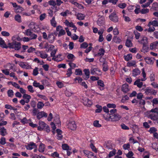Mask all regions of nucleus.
<instances>
[{
	"mask_svg": "<svg viewBox=\"0 0 158 158\" xmlns=\"http://www.w3.org/2000/svg\"><path fill=\"white\" fill-rule=\"evenodd\" d=\"M83 152L85 156L88 158H97L96 156L94 155V153L92 152L87 150H84Z\"/></svg>",
	"mask_w": 158,
	"mask_h": 158,
	"instance_id": "7",
	"label": "nucleus"
},
{
	"mask_svg": "<svg viewBox=\"0 0 158 158\" xmlns=\"http://www.w3.org/2000/svg\"><path fill=\"white\" fill-rule=\"evenodd\" d=\"M6 45V44L5 43L4 41L2 38L0 37V46L3 48V47Z\"/></svg>",
	"mask_w": 158,
	"mask_h": 158,
	"instance_id": "47",
	"label": "nucleus"
},
{
	"mask_svg": "<svg viewBox=\"0 0 158 158\" xmlns=\"http://www.w3.org/2000/svg\"><path fill=\"white\" fill-rule=\"evenodd\" d=\"M50 23L51 25L54 27H56L57 23L55 20V18L54 17H53L52 19L51 20Z\"/></svg>",
	"mask_w": 158,
	"mask_h": 158,
	"instance_id": "35",
	"label": "nucleus"
},
{
	"mask_svg": "<svg viewBox=\"0 0 158 158\" xmlns=\"http://www.w3.org/2000/svg\"><path fill=\"white\" fill-rule=\"evenodd\" d=\"M135 9L134 10V12L136 14H138L141 12L140 6L139 5H136L135 6Z\"/></svg>",
	"mask_w": 158,
	"mask_h": 158,
	"instance_id": "33",
	"label": "nucleus"
},
{
	"mask_svg": "<svg viewBox=\"0 0 158 158\" xmlns=\"http://www.w3.org/2000/svg\"><path fill=\"white\" fill-rule=\"evenodd\" d=\"M103 70L104 71H106L108 69V67L107 62H104L102 64Z\"/></svg>",
	"mask_w": 158,
	"mask_h": 158,
	"instance_id": "39",
	"label": "nucleus"
},
{
	"mask_svg": "<svg viewBox=\"0 0 158 158\" xmlns=\"http://www.w3.org/2000/svg\"><path fill=\"white\" fill-rule=\"evenodd\" d=\"M15 42L12 43H9L8 44V46L6 45L5 46L3 47V48H9L14 49V46H15Z\"/></svg>",
	"mask_w": 158,
	"mask_h": 158,
	"instance_id": "32",
	"label": "nucleus"
},
{
	"mask_svg": "<svg viewBox=\"0 0 158 158\" xmlns=\"http://www.w3.org/2000/svg\"><path fill=\"white\" fill-rule=\"evenodd\" d=\"M38 68L37 67H35V69L33 70V75L34 76H36L38 74Z\"/></svg>",
	"mask_w": 158,
	"mask_h": 158,
	"instance_id": "62",
	"label": "nucleus"
},
{
	"mask_svg": "<svg viewBox=\"0 0 158 158\" xmlns=\"http://www.w3.org/2000/svg\"><path fill=\"white\" fill-rule=\"evenodd\" d=\"M84 72L85 74L87 76V78H89V76L90 72L89 69H85Z\"/></svg>",
	"mask_w": 158,
	"mask_h": 158,
	"instance_id": "58",
	"label": "nucleus"
},
{
	"mask_svg": "<svg viewBox=\"0 0 158 158\" xmlns=\"http://www.w3.org/2000/svg\"><path fill=\"white\" fill-rule=\"evenodd\" d=\"M51 156L55 158V157H58L59 156V155L56 152H55L51 154Z\"/></svg>",
	"mask_w": 158,
	"mask_h": 158,
	"instance_id": "63",
	"label": "nucleus"
},
{
	"mask_svg": "<svg viewBox=\"0 0 158 158\" xmlns=\"http://www.w3.org/2000/svg\"><path fill=\"white\" fill-rule=\"evenodd\" d=\"M15 19L18 23L21 22V17L19 15H17L15 16Z\"/></svg>",
	"mask_w": 158,
	"mask_h": 158,
	"instance_id": "41",
	"label": "nucleus"
},
{
	"mask_svg": "<svg viewBox=\"0 0 158 158\" xmlns=\"http://www.w3.org/2000/svg\"><path fill=\"white\" fill-rule=\"evenodd\" d=\"M70 36L71 38L74 40H77L78 38V36L75 34L71 35V33L70 32Z\"/></svg>",
	"mask_w": 158,
	"mask_h": 158,
	"instance_id": "53",
	"label": "nucleus"
},
{
	"mask_svg": "<svg viewBox=\"0 0 158 158\" xmlns=\"http://www.w3.org/2000/svg\"><path fill=\"white\" fill-rule=\"evenodd\" d=\"M141 80L140 79L137 80L134 83V85H136L139 88H141L143 85V82L141 81Z\"/></svg>",
	"mask_w": 158,
	"mask_h": 158,
	"instance_id": "18",
	"label": "nucleus"
},
{
	"mask_svg": "<svg viewBox=\"0 0 158 158\" xmlns=\"http://www.w3.org/2000/svg\"><path fill=\"white\" fill-rule=\"evenodd\" d=\"M145 62L149 64H152L155 60L154 58L146 57L144 58Z\"/></svg>",
	"mask_w": 158,
	"mask_h": 158,
	"instance_id": "13",
	"label": "nucleus"
},
{
	"mask_svg": "<svg viewBox=\"0 0 158 158\" xmlns=\"http://www.w3.org/2000/svg\"><path fill=\"white\" fill-rule=\"evenodd\" d=\"M47 116L48 114L47 113L44 111H41L38 112L37 114V119H40L43 117H47Z\"/></svg>",
	"mask_w": 158,
	"mask_h": 158,
	"instance_id": "15",
	"label": "nucleus"
},
{
	"mask_svg": "<svg viewBox=\"0 0 158 158\" xmlns=\"http://www.w3.org/2000/svg\"><path fill=\"white\" fill-rule=\"evenodd\" d=\"M148 49L149 47L148 45H143V48L141 50V52L145 53L148 51Z\"/></svg>",
	"mask_w": 158,
	"mask_h": 158,
	"instance_id": "31",
	"label": "nucleus"
},
{
	"mask_svg": "<svg viewBox=\"0 0 158 158\" xmlns=\"http://www.w3.org/2000/svg\"><path fill=\"white\" fill-rule=\"evenodd\" d=\"M30 28L35 32H38L40 30L39 25L34 22H31L29 25Z\"/></svg>",
	"mask_w": 158,
	"mask_h": 158,
	"instance_id": "4",
	"label": "nucleus"
},
{
	"mask_svg": "<svg viewBox=\"0 0 158 158\" xmlns=\"http://www.w3.org/2000/svg\"><path fill=\"white\" fill-rule=\"evenodd\" d=\"M142 75L143 78L141 79V81H145L147 79L146 78V74L145 72L143 69H142Z\"/></svg>",
	"mask_w": 158,
	"mask_h": 158,
	"instance_id": "38",
	"label": "nucleus"
},
{
	"mask_svg": "<svg viewBox=\"0 0 158 158\" xmlns=\"http://www.w3.org/2000/svg\"><path fill=\"white\" fill-rule=\"evenodd\" d=\"M105 18L104 16H101L98 19L97 23L99 26L103 25L105 23Z\"/></svg>",
	"mask_w": 158,
	"mask_h": 158,
	"instance_id": "12",
	"label": "nucleus"
},
{
	"mask_svg": "<svg viewBox=\"0 0 158 158\" xmlns=\"http://www.w3.org/2000/svg\"><path fill=\"white\" fill-rule=\"evenodd\" d=\"M149 12V9L147 8H143L141 9V13L142 14H145Z\"/></svg>",
	"mask_w": 158,
	"mask_h": 158,
	"instance_id": "52",
	"label": "nucleus"
},
{
	"mask_svg": "<svg viewBox=\"0 0 158 158\" xmlns=\"http://www.w3.org/2000/svg\"><path fill=\"white\" fill-rule=\"evenodd\" d=\"M62 56L61 54H59L57 55L56 57H53L52 60L56 62L60 61L63 60V58L61 57Z\"/></svg>",
	"mask_w": 158,
	"mask_h": 158,
	"instance_id": "19",
	"label": "nucleus"
},
{
	"mask_svg": "<svg viewBox=\"0 0 158 158\" xmlns=\"http://www.w3.org/2000/svg\"><path fill=\"white\" fill-rule=\"evenodd\" d=\"M82 71L80 69H77L75 70V74L76 75H81L82 74Z\"/></svg>",
	"mask_w": 158,
	"mask_h": 158,
	"instance_id": "46",
	"label": "nucleus"
},
{
	"mask_svg": "<svg viewBox=\"0 0 158 158\" xmlns=\"http://www.w3.org/2000/svg\"><path fill=\"white\" fill-rule=\"evenodd\" d=\"M150 112L154 113L149 115L150 118L153 120H157L158 119V108L152 109L150 110Z\"/></svg>",
	"mask_w": 158,
	"mask_h": 158,
	"instance_id": "2",
	"label": "nucleus"
},
{
	"mask_svg": "<svg viewBox=\"0 0 158 158\" xmlns=\"http://www.w3.org/2000/svg\"><path fill=\"white\" fill-rule=\"evenodd\" d=\"M124 58L125 60L128 61L132 59V55L131 54H128L127 55H125Z\"/></svg>",
	"mask_w": 158,
	"mask_h": 158,
	"instance_id": "37",
	"label": "nucleus"
},
{
	"mask_svg": "<svg viewBox=\"0 0 158 158\" xmlns=\"http://www.w3.org/2000/svg\"><path fill=\"white\" fill-rule=\"evenodd\" d=\"M151 25H152L154 27L158 26V22L156 20L150 21L148 24V26L150 27Z\"/></svg>",
	"mask_w": 158,
	"mask_h": 158,
	"instance_id": "26",
	"label": "nucleus"
},
{
	"mask_svg": "<svg viewBox=\"0 0 158 158\" xmlns=\"http://www.w3.org/2000/svg\"><path fill=\"white\" fill-rule=\"evenodd\" d=\"M105 52V51L103 48H100L99 49L97 54L95 55V56H102Z\"/></svg>",
	"mask_w": 158,
	"mask_h": 158,
	"instance_id": "22",
	"label": "nucleus"
},
{
	"mask_svg": "<svg viewBox=\"0 0 158 158\" xmlns=\"http://www.w3.org/2000/svg\"><path fill=\"white\" fill-rule=\"evenodd\" d=\"M125 45L127 47H131L132 46L133 44L130 40L127 39Z\"/></svg>",
	"mask_w": 158,
	"mask_h": 158,
	"instance_id": "36",
	"label": "nucleus"
},
{
	"mask_svg": "<svg viewBox=\"0 0 158 158\" xmlns=\"http://www.w3.org/2000/svg\"><path fill=\"white\" fill-rule=\"evenodd\" d=\"M62 148L63 150H67L69 149V147L68 145L66 144H64L62 145Z\"/></svg>",
	"mask_w": 158,
	"mask_h": 158,
	"instance_id": "57",
	"label": "nucleus"
},
{
	"mask_svg": "<svg viewBox=\"0 0 158 158\" xmlns=\"http://www.w3.org/2000/svg\"><path fill=\"white\" fill-rule=\"evenodd\" d=\"M116 150L115 149H113L112 151H110L109 154L106 156V158H110L114 156L116 153Z\"/></svg>",
	"mask_w": 158,
	"mask_h": 158,
	"instance_id": "24",
	"label": "nucleus"
},
{
	"mask_svg": "<svg viewBox=\"0 0 158 158\" xmlns=\"http://www.w3.org/2000/svg\"><path fill=\"white\" fill-rule=\"evenodd\" d=\"M113 33L114 35H118L119 33V32L117 27H116L113 30Z\"/></svg>",
	"mask_w": 158,
	"mask_h": 158,
	"instance_id": "55",
	"label": "nucleus"
},
{
	"mask_svg": "<svg viewBox=\"0 0 158 158\" xmlns=\"http://www.w3.org/2000/svg\"><path fill=\"white\" fill-rule=\"evenodd\" d=\"M91 73L92 75H101L102 74L101 70L97 68H92L90 70Z\"/></svg>",
	"mask_w": 158,
	"mask_h": 158,
	"instance_id": "5",
	"label": "nucleus"
},
{
	"mask_svg": "<svg viewBox=\"0 0 158 158\" xmlns=\"http://www.w3.org/2000/svg\"><path fill=\"white\" fill-rule=\"evenodd\" d=\"M45 146L44 144L41 143L39 146L38 151L40 152H43L45 150Z\"/></svg>",
	"mask_w": 158,
	"mask_h": 158,
	"instance_id": "30",
	"label": "nucleus"
},
{
	"mask_svg": "<svg viewBox=\"0 0 158 158\" xmlns=\"http://www.w3.org/2000/svg\"><path fill=\"white\" fill-rule=\"evenodd\" d=\"M48 3L49 5L52 6L53 7H55L56 5V3L54 0H50L48 2Z\"/></svg>",
	"mask_w": 158,
	"mask_h": 158,
	"instance_id": "42",
	"label": "nucleus"
},
{
	"mask_svg": "<svg viewBox=\"0 0 158 158\" xmlns=\"http://www.w3.org/2000/svg\"><path fill=\"white\" fill-rule=\"evenodd\" d=\"M66 32L64 30L61 29L60 31H59V33L58 34V36H61L65 34Z\"/></svg>",
	"mask_w": 158,
	"mask_h": 158,
	"instance_id": "50",
	"label": "nucleus"
},
{
	"mask_svg": "<svg viewBox=\"0 0 158 158\" xmlns=\"http://www.w3.org/2000/svg\"><path fill=\"white\" fill-rule=\"evenodd\" d=\"M81 102L85 106L88 107L90 106L93 104L92 102L90 99H82Z\"/></svg>",
	"mask_w": 158,
	"mask_h": 158,
	"instance_id": "11",
	"label": "nucleus"
},
{
	"mask_svg": "<svg viewBox=\"0 0 158 158\" xmlns=\"http://www.w3.org/2000/svg\"><path fill=\"white\" fill-rule=\"evenodd\" d=\"M150 48L155 51L158 49V42L155 41L151 43L150 45Z\"/></svg>",
	"mask_w": 158,
	"mask_h": 158,
	"instance_id": "10",
	"label": "nucleus"
},
{
	"mask_svg": "<svg viewBox=\"0 0 158 158\" xmlns=\"http://www.w3.org/2000/svg\"><path fill=\"white\" fill-rule=\"evenodd\" d=\"M32 33L30 29H28L25 31L24 34L28 36H30Z\"/></svg>",
	"mask_w": 158,
	"mask_h": 158,
	"instance_id": "45",
	"label": "nucleus"
},
{
	"mask_svg": "<svg viewBox=\"0 0 158 158\" xmlns=\"http://www.w3.org/2000/svg\"><path fill=\"white\" fill-rule=\"evenodd\" d=\"M26 148L27 150H31L37 148V145L33 142H31L26 146Z\"/></svg>",
	"mask_w": 158,
	"mask_h": 158,
	"instance_id": "8",
	"label": "nucleus"
},
{
	"mask_svg": "<svg viewBox=\"0 0 158 158\" xmlns=\"http://www.w3.org/2000/svg\"><path fill=\"white\" fill-rule=\"evenodd\" d=\"M94 126L96 127H101V125L99 124V121L98 120H95L94 121L93 123Z\"/></svg>",
	"mask_w": 158,
	"mask_h": 158,
	"instance_id": "44",
	"label": "nucleus"
},
{
	"mask_svg": "<svg viewBox=\"0 0 158 158\" xmlns=\"http://www.w3.org/2000/svg\"><path fill=\"white\" fill-rule=\"evenodd\" d=\"M131 89V88L128 85L126 84L123 85L122 87V91L125 93L128 92Z\"/></svg>",
	"mask_w": 158,
	"mask_h": 158,
	"instance_id": "14",
	"label": "nucleus"
},
{
	"mask_svg": "<svg viewBox=\"0 0 158 158\" xmlns=\"http://www.w3.org/2000/svg\"><path fill=\"white\" fill-rule=\"evenodd\" d=\"M21 48V44L20 42L15 41L14 49L16 51L19 50Z\"/></svg>",
	"mask_w": 158,
	"mask_h": 158,
	"instance_id": "23",
	"label": "nucleus"
},
{
	"mask_svg": "<svg viewBox=\"0 0 158 158\" xmlns=\"http://www.w3.org/2000/svg\"><path fill=\"white\" fill-rule=\"evenodd\" d=\"M55 38V36L53 34H50L48 36V40L50 43H52L54 41Z\"/></svg>",
	"mask_w": 158,
	"mask_h": 158,
	"instance_id": "17",
	"label": "nucleus"
},
{
	"mask_svg": "<svg viewBox=\"0 0 158 158\" xmlns=\"http://www.w3.org/2000/svg\"><path fill=\"white\" fill-rule=\"evenodd\" d=\"M90 146L91 148L94 152L95 153L97 152V149L92 143H91Z\"/></svg>",
	"mask_w": 158,
	"mask_h": 158,
	"instance_id": "60",
	"label": "nucleus"
},
{
	"mask_svg": "<svg viewBox=\"0 0 158 158\" xmlns=\"http://www.w3.org/2000/svg\"><path fill=\"white\" fill-rule=\"evenodd\" d=\"M8 96L10 98H12L14 95V92L12 89H9L7 91Z\"/></svg>",
	"mask_w": 158,
	"mask_h": 158,
	"instance_id": "43",
	"label": "nucleus"
},
{
	"mask_svg": "<svg viewBox=\"0 0 158 158\" xmlns=\"http://www.w3.org/2000/svg\"><path fill=\"white\" fill-rule=\"evenodd\" d=\"M97 83L99 88L101 90H102L104 89L105 85L103 81L100 80L97 81Z\"/></svg>",
	"mask_w": 158,
	"mask_h": 158,
	"instance_id": "16",
	"label": "nucleus"
},
{
	"mask_svg": "<svg viewBox=\"0 0 158 158\" xmlns=\"http://www.w3.org/2000/svg\"><path fill=\"white\" fill-rule=\"evenodd\" d=\"M38 54L42 58L45 59L48 57V54L44 53L43 51H38Z\"/></svg>",
	"mask_w": 158,
	"mask_h": 158,
	"instance_id": "25",
	"label": "nucleus"
},
{
	"mask_svg": "<svg viewBox=\"0 0 158 158\" xmlns=\"http://www.w3.org/2000/svg\"><path fill=\"white\" fill-rule=\"evenodd\" d=\"M44 105V104L42 102H39L37 104V108L39 109H41Z\"/></svg>",
	"mask_w": 158,
	"mask_h": 158,
	"instance_id": "59",
	"label": "nucleus"
},
{
	"mask_svg": "<svg viewBox=\"0 0 158 158\" xmlns=\"http://www.w3.org/2000/svg\"><path fill=\"white\" fill-rule=\"evenodd\" d=\"M77 27L72 23H70V30L73 32H75L76 31Z\"/></svg>",
	"mask_w": 158,
	"mask_h": 158,
	"instance_id": "28",
	"label": "nucleus"
},
{
	"mask_svg": "<svg viewBox=\"0 0 158 158\" xmlns=\"http://www.w3.org/2000/svg\"><path fill=\"white\" fill-rule=\"evenodd\" d=\"M103 117L106 120H110L111 119L112 121H118L121 118V116L118 114H104Z\"/></svg>",
	"mask_w": 158,
	"mask_h": 158,
	"instance_id": "1",
	"label": "nucleus"
},
{
	"mask_svg": "<svg viewBox=\"0 0 158 158\" xmlns=\"http://www.w3.org/2000/svg\"><path fill=\"white\" fill-rule=\"evenodd\" d=\"M127 6V4L124 3H120L118 4V6L121 9H124Z\"/></svg>",
	"mask_w": 158,
	"mask_h": 158,
	"instance_id": "51",
	"label": "nucleus"
},
{
	"mask_svg": "<svg viewBox=\"0 0 158 158\" xmlns=\"http://www.w3.org/2000/svg\"><path fill=\"white\" fill-rule=\"evenodd\" d=\"M157 131V129L154 127H151L150 128L148 131L151 134Z\"/></svg>",
	"mask_w": 158,
	"mask_h": 158,
	"instance_id": "49",
	"label": "nucleus"
},
{
	"mask_svg": "<svg viewBox=\"0 0 158 158\" xmlns=\"http://www.w3.org/2000/svg\"><path fill=\"white\" fill-rule=\"evenodd\" d=\"M96 107L97 108L95 110V112L96 113H100L102 110V106L99 105H96Z\"/></svg>",
	"mask_w": 158,
	"mask_h": 158,
	"instance_id": "40",
	"label": "nucleus"
},
{
	"mask_svg": "<svg viewBox=\"0 0 158 158\" xmlns=\"http://www.w3.org/2000/svg\"><path fill=\"white\" fill-rule=\"evenodd\" d=\"M39 126L37 127L38 130L40 131H41L44 130L47 124L42 121H40L39 122Z\"/></svg>",
	"mask_w": 158,
	"mask_h": 158,
	"instance_id": "6",
	"label": "nucleus"
},
{
	"mask_svg": "<svg viewBox=\"0 0 158 158\" xmlns=\"http://www.w3.org/2000/svg\"><path fill=\"white\" fill-rule=\"evenodd\" d=\"M140 73V71L138 69H135L133 70L132 74L134 76H136L139 74Z\"/></svg>",
	"mask_w": 158,
	"mask_h": 158,
	"instance_id": "34",
	"label": "nucleus"
},
{
	"mask_svg": "<svg viewBox=\"0 0 158 158\" xmlns=\"http://www.w3.org/2000/svg\"><path fill=\"white\" fill-rule=\"evenodd\" d=\"M2 35L4 36H9L10 35V33L6 31H2L1 32Z\"/></svg>",
	"mask_w": 158,
	"mask_h": 158,
	"instance_id": "64",
	"label": "nucleus"
},
{
	"mask_svg": "<svg viewBox=\"0 0 158 158\" xmlns=\"http://www.w3.org/2000/svg\"><path fill=\"white\" fill-rule=\"evenodd\" d=\"M77 125L75 121L71 119H70V129L73 131H75L77 128Z\"/></svg>",
	"mask_w": 158,
	"mask_h": 158,
	"instance_id": "9",
	"label": "nucleus"
},
{
	"mask_svg": "<svg viewBox=\"0 0 158 158\" xmlns=\"http://www.w3.org/2000/svg\"><path fill=\"white\" fill-rule=\"evenodd\" d=\"M6 143V138L4 137H2L0 139V144L2 145H4Z\"/></svg>",
	"mask_w": 158,
	"mask_h": 158,
	"instance_id": "48",
	"label": "nucleus"
},
{
	"mask_svg": "<svg viewBox=\"0 0 158 158\" xmlns=\"http://www.w3.org/2000/svg\"><path fill=\"white\" fill-rule=\"evenodd\" d=\"M110 20L114 23H118L119 21V18L115 12H113L109 16Z\"/></svg>",
	"mask_w": 158,
	"mask_h": 158,
	"instance_id": "3",
	"label": "nucleus"
},
{
	"mask_svg": "<svg viewBox=\"0 0 158 158\" xmlns=\"http://www.w3.org/2000/svg\"><path fill=\"white\" fill-rule=\"evenodd\" d=\"M7 134L6 129L4 127L0 128V134L2 136H5Z\"/></svg>",
	"mask_w": 158,
	"mask_h": 158,
	"instance_id": "20",
	"label": "nucleus"
},
{
	"mask_svg": "<svg viewBox=\"0 0 158 158\" xmlns=\"http://www.w3.org/2000/svg\"><path fill=\"white\" fill-rule=\"evenodd\" d=\"M134 33L135 38L136 39H138L140 36V34L138 33L137 31H134Z\"/></svg>",
	"mask_w": 158,
	"mask_h": 158,
	"instance_id": "61",
	"label": "nucleus"
},
{
	"mask_svg": "<svg viewBox=\"0 0 158 158\" xmlns=\"http://www.w3.org/2000/svg\"><path fill=\"white\" fill-rule=\"evenodd\" d=\"M127 65L128 67H136V61L133 60L130 61L127 63Z\"/></svg>",
	"mask_w": 158,
	"mask_h": 158,
	"instance_id": "21",
	"label": "nucleus"
},
{
	"mask_svg": "<svg viewBox=\"0 0 158 158\" xmlns=\"http://www.w3.org/2000/svg\"><path fill=\"white\" fill-rule=\"evenodd\" d=\"M77 18L79 20H81L84 19L85 15L82 13H78L76 15Z\"/></svg>",
	"mask_w": 158,
	"mask_h": 158,
	"instance_id": "27",
	"label": "nucleus"
},
{
	"mask_svg": "<svg viewBox=\"0 0 158 158\" xmlns=\"http://www.w3.org/2000/svg\"><path fill=\"white\" fill-rule=\"evenodd\" d=\"M130 144L128 143L124 144L123 147L124 150H128L130 148Z\"/></svg>",
	"mask_w": 158,
	"mask_h": 158,
	"instance_id": "56",
	"label": "nucleus"
},
{
	"mask_svg": "<svg viewBox=\"0 0 158 158\" xmlns=\"http://www.w3.org/2000/svg\"><path fill=\"white\" fill-rule=\"evenodd\" d=\"M139 42L143 45L147 44L148 43V39L145 36H144L141 40L139 41Z\"/></svg>",
	"mask_w": 158,
	"mask_h": 158,
	"instance_id": "29",
	"label": "nucleus"
},
{
	"mask_svg": "<svg viewBox=\"0 0 158 158\" xmlns=\"http://www.w3.org/2000/svg\"><path fill=\"white\" fill-rule=\"evenodd\" d=\"M158 8V4L156 2L153 3L152 5V8L154 10H156Z\"/></svg>",
	"mask_w": 158,
	"mask_h": 158,
	"instance_id": "54",
	"label": "nucleus"
}]
</instances>
